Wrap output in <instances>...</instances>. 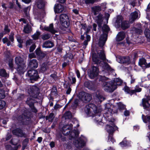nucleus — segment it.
<instances>
[{
  "label": "nucleus",
  "mask_w": 150,
  "mask_h": 150,
  "mask_svg": "<svg viewBox=\"0 0 150 150\" xmlns=\"http://www.w3.org/2000/svg\"><path fill=\"white\" fill-rule=\"evenodd\" d=\"M109 124L107 125L106 126V129L107 132L108 133L109 135L108 136V140L112 142V143L115 141L114 139L112 134L114 132V131L118 129L117 127L115 125L114 123L112 122H109Z\"/></svg>",
  "instance_id": "3"
},
{
  "label": "nucleus",
  "mask_w": 150,
  "mask_h": 150,
  "mask_svg": "<svg viewBox=\"0 0 150 150\" xmlns=\"http://www.w3.org/2000/svg\"><path fill=\"white\" fill-rule=\"evenodd\" d=\"M84 86L86 87L91 90L94 89V87L93 83L89 81H86L84 83Z\"/></svg>",
  "instance_id": "30"
},
{
  "label": "nucleus",
  "mask_w": 150,
  "mask_h": 150,
  "mask_svg": "<svg viewBox=\"0 0 150 150\" xmlns=\"http://www.w3.org/2000/svg\"><path fill=\"white\" fill-rule=\"evenodd\" d=\"M103 68L107 70L108 71H111L112 70L111 68L109 65L106 62H103Z\"/></svg>",
  "instance_id": "38"
},
{
  "label": "nucleus",
  "mask_w": 150,
  "mask_h": 150,
  "mask_svg": "<svg viewBox=\"0 0 150 150\" xmlns=\"http://www.w3.org/2000/svg\"><path fill=\"white\" fill-rule=\"evenodd\" d=\"M98 73H95L92 71H91L89 74V76L91 79H93L94 78L96 77L98 75Z\"/></svg>",
  "instance_id": "41"
},
{
  "label": "nucleus",
  "mask_w": 150,
  "mask_h": 150,
  "mask_svg": "<svg viewBox=\"0 0 150 150\" xmlns=\"http://www.w3.org/2000/svg\"><path fill=\"white\" fill-rule=\"evenodd\" d=\"M92 71L93 72L95 73H98V68L96 67H95L94 66L92 67Z\"/></svg>",
  "instance_id": "58"
},
{
  "label": "nucleus",
  "mask_w": 150,
  "mask_h": 150,
  "mask_svg": "<svg viewBox=\"0 0 150 150\" xmlns=\"http://www.w3.org/2000/svg\"><path fill=\"white\" fill-rule=\"evenodd\" d=\"M138 16V13L136 11L131 13L129 20L130 23H132L137 18Z\"/></svg>",
  "instance_id": "23"
},
{
  "label": "nucleus",
  "mask_w": 150,
  "mask_h": 150,
  "mask_svg": "<svg viewBox=\"0 0 150 150\" xmlns=\"http://www.w3.org/2000/svg\"><path fill=\"white\" fill-rule=\"evenodd\" d=\"M130 76L131 79L130 81L131 83L132 84L134 83L135 81L136 78L134 76H133L132 75H130Z\"/></svg>",
  "instance_id": "59"
},
{
  "label": "nucleus",
  "mask_w": 150,
  "mask_h": 150,
  "mask_svg": "<svg viewBox=\"0 0 150 150\" xmlns=\"http://www.w3.org/2000/svg\"><path fill=\"white\" fill-rule=\"evenodd\" d=\"M76 142L78 143V144H76L75 146L77 148H81L83 146V143H80L78 141H77Z\"/></svg>",
  "instance_id": "60"
},
{
  "label": "nucleus",
  "mask_w": 150,
  "mask_h": 150,
  "mask_svg": "<svg viewBox=\"0 0 150 150\" xmlns=\"http://www.w3.org/2000/svg\"><path fill=\"white\" fill-rule=\"evenodd\" d=\"M139 64L141 67L145 66L146 68L150 67V63L147 64L146 59L144 58H142L139 59Z\"/></svg>",
  "instance_id": "22"
},
{
  "label": "nucleus",
  "mask_w": 150,
  "mask_h": 150,
  "mask_svg": "<svg viewBox=\"0 0 150 150\" xmlns=\"http://www.w3.org/2000/svg\"><path fill=\"white\" fill-rule=\"evenodd\" d=\"M17 70L18 72L20 74H23L25 72V68L26 67L25 64L17 65Z\"/></svg>",
  "instance_id": "27"
},
{
  "label": "nucleus",
  "mask_w": 150,
  "mask_h": 150,
  "mask_svg": "<svg viewBox=\"0 0 150 150\" xmlns=\"http://www.w3.org/2000/svg\"><path fill=\"white\" fill-rule=\"evenodd\" d=\"M130 144V142L127 141L125 139H124L122 142L120 143V144L121 146L123 147L127 146H129Z\"/></svg>",
  "instance_id": "34"
},
{
  "label": "nucleus",
  "mask_w": 150,
  "mask_h": 150,
  "mask_svg": "<svg viewBox=\"0 0 150 150\" xmlns=\"http://www.w3.org/2000/svg\"><path fill=\"white\" fill-rule=\"evenodd\" d=\"M125 91L127 92L128 93L131 94V95L133 94L132 93L131 91L132 90H130L129 87L128 86H125Z\"/></svg>",
  "instance_id": "54"
},
{
  "label": "nucleus",
  "mask_w": 150,
  "mask_h": 150,
  "mask_svg": "<svg viewBox=\"0 0 150 150\" xmlns=\"http://www.w3.org/2000/svg\"><path fill=\"white\" fill-rule=\"evenodd\" d=\"M12 132L13 134L18 137H23L25 135V134L23 132L22 130L19 128L13 130Z\"/></svg>",
  "instance_id": "13"
},
{
  "label": "nucleus",
  "mask_w": 150,
  "mask_h": 150,
  "mask_svg": "<svg viewBox=\"0 0 150 150\" xmlns=\"http://www.w3.org/2000/svg\"><path fill=\"white\" fill-rule=\"evenodd\" d=\"M134 31L135 33L139 34H141L142 32L141 29L137 28H135Z\"/></svg>",
  "instance_id": "55"
},
{
  "label": "nucleus",
  "mask_w": 150,
  "mask_h": 150,
  "mask_svg": "<svg viewBox=\"0 0 150 150\" xmlns=\"http://www.w3.org/2000/svg\"><path fill=\"white\" fill-rule=\"evenodd\" d=\"M91 28V27L89 26L87 27L86 28V29L85 31V32L84 33V34L86 35V40L84 41L83 44L86 46L88 45V42L90 40V35H88L87 34L90 30Z\"/></svg>",
  "instance_id": "14"
},
{
  "label": "nucleus",
  "mask_w": 150,
  "mask_h": 150,
  "mask_svg": "<svg viewBox=\"0 0 150 150\" xmlns=\"http://www.w3.org/2000/svg\"><path fill=\"white\" fill-rule=\"evenodd\" d=\"M28 91L31 96L36 98L40 93V89L37 86H33L30 87Z\"/></svg>",
  "instance_id": "6"
},
{
  "label": "nucleus",
  "mask_w": 150,
  "mask_h": 150,
  "mask_svg": "<svg viewBox=\"0 0 150 150\" xmlns=\"http://www.w3.org/2000/svg\"><path fill=\"white\" fill-rule=\"evenodd\" d=\"M6 103L4 100H0V110L3 109L6 106Z\"/></svg>",
  "instance_id": "49"
},
{
  "label": "nucleus",
  "mask_w": 150,
  "mask_h": 150,
  "mask_svg": "<svg viewBox=\"0 0 150 150\" xmlns=\"http://www.w3.org/2000/svg\"><path fill=\"white\" fill-rule=\"evenodd\" d=\"M142 88L139 87L137 85L134 87V89L132 90L131 92L132 94H134L137 92H139L142 91Z\"/></svg>",
  "instance_id": "37"
},
{
  "label": "nucleus",
  "mask_w": 150,
  "mask_h": 150,
  "mask_svg": "<svg viewBox=\"0 0 150 150\" xmlns=\"http://www.w3.org/2000/svg\"><path fill=\"white\" fill-rule=\"evenodd\" d=\"M78 100L77 99H76L75 100L73 104V107L74 108H76L78 105Z\"/></svg>",
  "instance_id": "63"
},
{
  "label": "nucleus",
  "mask_w": 150,
  "mask_h": 150,
  "mask_svg": "<svg viewBox=\"0 0 150 150\" xmlns=\"http://www.w3.org/2000/svg\"><path fill=\"white\" fill-rule=\"evenodd\" d=\"M117 20L116 23L119 26H120L122 24V23L123 21V18L121 16H117Z\"/></svg>",
  "instance_id": "33"
},
{
  "label": "nucleus",
  "mask_w": 150,
  "mask_h": 150,
  "mask_svg": "<svg viewBox=\"0 0 150 150\" xmlns=\"http://www.w3.org/2000/svg\"><path fill=\"white\" fill-rule=\"evenodd\" d=\"M125 106L121 103H120L118 104V109L120 111L122 110L125 109Z\"/></svg>",
  "instance_id": "50"
},
{
  "label": "nucleus",
  "mask_w": 150,
  "mask_h": 150,
  "mask_svg": "<svg viewBox=\"0 0 150 150\" xmlns=\"http://www.w3.org/2000/svg\"><path fill=\"white\" fill-rule=\"evenodd\" d=\"M145 35L146 37L149 39H150V29L149 28V30H146L144 32Z\"/></svg>",
  "instance_id": "47"
},
{
  "label": "nucleus",
  "mask_w": 150,
  "mask_h": 150,
  "mask_svg": "<svg viewBox=\"0 0 150 150\" xmlns=\"http://www.w3.org/2000/svg\"><path fill=\"white\" fill-rule=\"evenodd\" d=\"M25 115H21L19 116L18 118L19 121H21V122H23L24 120V118Z\"/></svg>",
  "instance_id": "52"
},
{
  "label": "nucleus",
  "mask_w": 150,
  "mask_h": 150,
  "mask_svg": "<svg viewBox=\"0 0 150 150\" xmlns=\"http://www.w3.org/2000/svg\"><path fill=\"white\" fill-rule=\"evenodd\" d=\"M103 34L100 35L99 39L98 44L100 47H103L105 45L107 39V33L110 30L109 27L106 25H104L102 28Z\"/></svg>",
  "instance_id": "2"
},
{
  "label": "nucleus",
  "mask_w": 150,
  "mask_h": 150,
  "mask_svg": "<svg viewBox=\"0 0 150 150\" xmlns=\"http://www.w3.org/2000/svg\"><path fill=\"white\" fill-rule=\"evenodd\" d=\"M73 133H74V136H72L73 137H77L79 134L78 131L75 130H73L71 132V135Z\"/></svg>",
  "instance_id": "51"
},
{
  "label": "nucleus",
  "mask_w": 150,
  "mask_h": 150,
  "mask_svg": "<svg viewBox=\"0 0 150 150\" xmlns=\"http://www.w3.org/2000/svg\"><path fill=\"white\" fill-rule=\"evenodd\" d=\"M13 59H10L8 62L9 67L12 70H13L14 69L13 64Z\"/></svg>",
  "instance_id": "43"
},
{
  "label": "nucleus",
  "mask_w": 150,
  "mask_h": 150,
  "mask_svg": "<svg viewBox=\"0 0 150 150\" xmlns=\"http://www.w3.org/2000/svg\"><path fill=\"white\" fill-rule=\"evenodd\" d=\"M36 47V46L35 44H32V45L30 48V51L32 52L33 51Z\"/></svg>",
  "instance_id": "61"
},
{
  "label": "nucleus",
  "mask_w": 150,
  "mask_h": 150,
  "mask_svg": "<svg viewBox=\"0 0 150 150\" xmlns=\"http://www.w3.org/2000/svg\"><path fill=\"white\" fill-rule=\"evenodd\" d=\"M5 97V91L0 89V99H4Z\"/></svg>",
  "instance_id": "45"
},
{
  "label": "nucleus",
  "mask_w": 150,
  "mask_h": 150,
  "mask_svg": "<svg viewBox=\"0 0 150 150\" xmlns=\"http://www.w3.org/2000/svg\"><path fill=\"white\" fill-rule=\"evenodd\" d=\"M97 52L99 58L96 55V53L93 54L92 55V60L95 64H100L102 62L99 59V58L104 62L106 60V56L103 50H100V52L98 51Z\"/></svg>",
  "instance_id": "1"
},
{
  "label": "nucleus",
  "mask_w": 150,
  "mask_h": 150,
  "mask_svg": "<svg viewBox=\"0 0 150 150\" xmlns=\"http://www.w3.org/2000/svg\"><path fill=\"white\" fill-rule=\"evenodd\" d=\"M95 120L98 122H100L102 121V116L100 115H96L95 116Z\"/></svg>",
  "instance_id": "48"
},
{
  "label": "nucleus",
  "mask_w": 150,
  "mask_h": 150,
  "mask_svg": "<svg viewBox=\"0 0 150 150\" xmlns=\"http://www.w3.org/2000/svg\"><path fill=\"white\" fill-rule=\"evenodd\" d=\"M27 143L25 142H23L22 144V150H24L26 147L27 146Z\"/></svg>",
  "instance_id": "64"
},
{
  "label": "nucleus",
  "mask_w": 150,
  "mask_h": 150,
  "mask_svg": "<svg viewBox=\"0 0 150 150\" xmlns=\"http://www.w3.org/2000/svg\"><path fill=\"white\" fill-rule=\"evenodd\" d=\"M119 59V62L121 63L129 64L130 63L129 57L128 56L120 57Z\"/></svg>",
  "instance_id": "17"
},
{
  "label": "nucleus",
  "mask_w": 150,
  "mask_h": 150,
  "mask_svg": "<svg viewBox=\"0 0 150 150\" xmlns=\"http://www.w3.org/2000/svg\"><path fill=\"white\" fill-rule=\"evenodd\" d=\"M54 9L55 12L58 13L62 12L64 9V8L62 5L59 4H56L54 6Z\"/></svg>",
  "instance_id": "16"
},
{
  "label": "nucleus",
  "mask_w": 150,
  "mask_h": 150,
  "mask_svg": "<svg viewBox=\"0 0 150 150\" xmlns=\"http://www.w3.org/2000/svg\"><path fill=\"white\" fill-rule=\"evenodd\" d=\"M26 103L30 107L32 108L34 106V101L33 99L31 97H28L27 98V100L26 101ZM34 112H37V110L34 107Z\"/></svg>",
  "instance_id": "18"
},
{
  "label": "nucleus",
  "mask_w": 150,
  "mask_h": 150,
  "mask_svg": "<svg viewBox=\"0 0 150 150\" xmlns=\"http://www.w3.org/2000/svg\"><path fill=\"white\" fill-rule=\"evenodd\" d=\"M0 76L5 77H9V75L6 72V71L3 69H0Z\"/></svg>",
  "instance_id": "35"
},
{
  "label": "nucleus",
  "mask_w": 150,
  "mask_h": 150,
  "mask_svg": "<svg viewBox=\"0 0 150 150\" xmlns=\"http://www.w3.org/2000/svg\"><path fill=\"white\" fill-rule=\"evenodd\" d=\"M94 19L98 24V26L100 27L101 26L103 21V15L101 13H99L98 15L95 17Z\"/></svg>",
  "instance_id": "11"
},
{
  "label": "nucleus",
  "mask_w": 150,
  "mask_h": 150,
  "mask_svg": "<svg viewBox=\"0 0 150 150\" xmlns=\"http://www.w3.org/2000/svg\"><path fill=\"white\" fill-rule=\"evenodd\" d=\"M38 74V71L36 70H30L28 71V74L29 76L30 77L31 79L34 80H37L39 78Z\"/></svg>",
  "instance_id": "9"
},
{
  "label": "nucleus",
  "mask_w": 150,
  "mask_h": 150,
  "mask_svg": "<svg viewBox=\"0 0 150 150\" xmlns=\"http://www.w3.org/2000/svg\"><path fill=\"white\" fill-rule=\"evenodd\" d=\"M15 62L17 65L25 64V62L23 58L20 57H17L15 58Z\"/></svg>",
  "instance_id": "24"
},
{
  "label": "nucleus",
  "mask_w": 150,
  "mask_h": 150,
  "mask_svg": "<svg viewBox=\"0 0 150 150\" xmlns=\"http://www.w3.org/2000/svg\"><path fill=\"white\" fill-rule=\"evenodd\" d=\"M47 69V65L45 63L42 64L41 67L40 71L41 72H45Z\"/></svg>",
  "instance_id": "42"
},
{
  "label": "nucleus",
  "mask_w": 150,
  "mask_h": 150,
  "mask_svg": "<svg viewBox=\"0 0 150 150\" xmlns=\"http://www.w3.org/2000/svg\"><path fill=\"white\" fill-rule=\"evenodd\" d=\"M36 3L38 8L40 9L43 8L45 4L44 0H36Z\"/></svg>",
  "instance_id": "25"
},
{
  "label": "nucleus",
  "mask_w": 150,
  "mask_h": 150,
  "mask_svg": "<svg viewBox=\"0 0 150 150\" xmlns=\"http://www.w3.org/2000/svg\"><path fill=\"white\" fill-rule=\"evenodd\" d=\"M44 29L45 30L48 31L52 34H54L57 32L54 29L53 23L50 24L49 26L45 27Z\"/></svg>",
  "instance_id": "21"
},
{
  "label": "nucleus",
  "mask_w": 150,
  "mask_h": 150,
  "mask_svg": "<svg viewBox=\"0 0 150 150\" xmlns=\"http://www.w3.org/2000/svg\"><path fill=\"white\" fill-rule=\"evenodd\" d=\"M35 52L36 55L41 59L44 58L47 55V53L42 52L40 50L37 49Z\"/></svg>",
  "instance_id": "20"
},
{
  "label": "nucleus",
  "mask_w": 150,
  "mask_h": 150,
  "mask_svg": "<svg viewBox=\"0 0 150 150\" xmlns=\"http://www.w3.org/2000/svg\"><path fill=\"white\" fill-rule=\"evenodd\" d=\"M54 46V44L52 42L48 40L43 43L42 47H43L48 48H51Z\"/></svg>",
  "instance_id": "28"
},
{
  "label": "nucleus",
  "mask_w": 150,
  "mask_h": 150,
  "mask_svg": "<svg viewBox=\"0 0 150 150\" xmlns=\"http://www.w3.org/2000/svg\"><path fill=\"white\" fill-rule=\"evenodd\" d=\"M125 37V33L124 32H120L116 36V40L117 41H120L123 40Z\"/></svg>",
  "instance_id": "26"
},
{
  "label": "nucleus",
  "mask_w": 150,
  "mask_h": 150,
  "mask_svg": "<svg viewBox=\"0 0 150 150\" xmlns=\"http://www.w3.org/2000/svg\"><path fill=\"white\" fill-rule=\"evenodd\" d=\"M130 22L128 21H124L122 23L121 28L123 30H125L128 28L130 26Z\"/></svg>",
  "instance_id": "31"
},
{
  "label": "nucleus",
  "mask_w": 150,
  "mask_h": 150,
  "mask_svg": "<svg viewBox=\"0 0 150 150\" xmlns=\"http://www.w3.org/2000/svg\"><path fill=\"white\" fill-rule=\"evenodd\" d=\"M96 109L97 107L95 105L93 104H90L86 106L85 111L87 114H89L93 112H95Z\"/></svg>",
  "instance_id": "7"
},
{
  "label": "nucleus",
  "mask_w": 150,
  "mask_h": 150,
  "mask_svg": "<svg viewBox=\"0 0 150 150\" xmlns=\"http://www.w3.org/2000/svg\"><path fill=\"white\" fill-rule=\"evenodd\" d=\"M142 118L144 122L145 123H150V116H145L144 115H142Z\"/></svg>",
  "instance_id": "40"
},
{
  "label": "nucleus",
  "mask_w": 150,
  "mask_h": 150,
  "mask_svg": "<svg viewBox=\"0 0 150 150\" xmlns=\"http://www.w3.org/2000/svg\"><path fill=\"white\" fill-rule=\"evenodd\" d=\"M9 39L13 42L14 41V34L13 32H11L9 36Z\"/></svg>",
  "instance_id": "53"
},
{
  "label": "nucleus",
  "mask_w": 150,
  "mask_h": 150,
  "mask_svg": "<svg viewBox=\"0 0 150 150\" xmlns=\"http://www.w3.org/2000/svg\"><path fill=\"white\" fill-rule=\"evenodd\" d=\"M54 117V113H51L49 115L46 116V119L48 120L49 122H52L53 120Z\"/></svg>",
  "instance_id": "36"
},
{
  "label": "nucleus",
  "mask_w": 150,
  "mask_h": 150,
  "mask_svg": "<svg viewBox=\"0 0 150 150\" xmlns=\"http://www.w3.org/2000/svg\"><path fill=\"white\" fill-rule=\"evenodd\" d=\"M32 29L30 26L27 24L26 25H24L23 29V32L25 33H29L31 31Z\"/></svg>",
  "instance_id": "32"
},
{
  "label": "nucleus",
  "mask_w": 150,
  "mask_h": 150,
  "mask_svg": "<svg viewBox=\"0 0 150 150\" xmlns=\"http://www.w3.org/2000/svg\"><path fill=\"white\" fill-rule=\"evenodd\" d=\"M112 81L106 82L103 84V88L105 91L112 92L116 89V87Z\"/></svg>",
  "instance_id": "4"
},
{
  "label": "nucleus",
  "mask_w": 150,
  "mask_h": 150,
  "mask_svg": "<svg viewBox=\"0 0 150 150\" xmlns=\"http://www.w3.org/2000/svg\"><path fill=\"white\" fill-rule=\"evenodd\" d=\"M113 106L111 105L110 106V108H108V112H110L111 113H115V112L113 111V109H112V107Z\"/></svg>",
  "instance_id": "62"
},
{
  "label": "nucleus",
  "mask_w": 150,
  "mask_h": 150,
  "mask_svg": "<svg viewBox=\"0 0 150 150\" xmlns=\"http://www.w3.org/2000/svg\"><path fill=\"white\" fill-rule=\"evenodd\" d=\"M91 9L92 12L95 16L99 14V13L102 10L101 6H94L91 8Z\"/></svg>",
  "instance_id": "19"
},
{
  "label": "nucleus",
  "mask_w": 150,
  "mask_h": 150,
  "mask_svg": "<svg viewBox=\"0 0 150 150\" xmlns=\"http://www.w3.org/2000/svg\"><path fill=\"white\" fill-rule=\"evenodd\" d=\"M112 82H113V84H114V85L116 87V89L117 88V86L120 85L122 84V80L119 78H117L114 79Z\"/></svg>",
  "instance_id": "29"
},
{
  "label": "nucleus",
  "mask_w": 150,
  "mask_h": 150,
  "mask_svg": "<svg viewBox=\"0 0 150 150\" xmlns=\"http://www.w3.org/2000/svg\"><path fill=\"white\" fill-rule=\"evenodd\" d=\"M96 1V0H85V3L86 4H93Z\"/></svg>",
  "instance_id": "57"
},
{
  "label": "nucleus",
  "mask_w": 150,
  "mask_h": 150,
  "mask_svg": "<svg viewBox=\"0 0 150 150\" xmlns=\"http://www.w3.org/2000/svg\"><path fill=\"white\" fill-rule=\"evenodd\" d=\"M81 94L82 96V99L85 101V102H89L91 100V96L90 94L84 92H81Z\"/></svg>",
  "instance_id": "15"
},
{
  "label": "nucleus",
  "mask_w": 150,
  "mask_h": 150,
  "mask_svg": "<svg viewBox=\"0 0 150 150\" xmlns=\"http://www.w3.org/2000/svg\"><path fill=\"white\" fill-rule=\"evenodd\" d=\"M60 23L64 27L68 28L69 25L68 16L65 14H62L59 16Z\"/></svg>",
  "instance_id": "5"
},
{
  "label": "nucleus",
  "mask_w": 150,
  "mask_h": 150,
  "mask_svg": "<svg viewBox=\"0 0 150 150\" xmlns=\"http://www.w3.org/2000/svg\"><path fill=\"white\" fill-rule=\"evenodd\" d=\"M146 98L142 99V106L144 109L149 108L150 106V96H146Z\"/></svg>",
  "instance_id": "10"
},
{
  "label": "nucleus",
  "mask_w": 150,
  "mask_h": 150,
  "mask_svg": "<svg viewBox=\"0 0 150 150\" xmlns=\"http://www.w3.org/2000/svg\"><path fill=\"white\" fill-rule=\"evenodd\" d=\"M38 62L36 59H33L29 61L28 67L31 69H36L38 66Z\"/></svg>",
  "instance_id": "12"
},
{
  "label": "nucleus",
  "mask_w": 150,
  "mask_h": 150,
  "mask_svg": "<svg viewBox=\"0 0 150 150\" xmlns=\"http://www.w3.org/2000/svg\"><path fill=\"white\" fill-rule=\"evenodd\" d=\"M51 35L49 34H45L43 35L42 36V39L45 40L49 39L50 38Z\"/></svg>",
  "instance_id": "46"
},
{
  "label": "nucleus",
  "mask_w": 150,
  "mask_h": 150,
  "mask_svg": "<svg viewBox=\"0 0 150 150\" xmlns=\"http://www.w3.org/2000/svg\"><path fill=\"white\" fill-rule=\"evenodd\" d=\"M96 97L99 100V101L100 102L103 100L105 99L104 97L100 94L97 95Z\"/></svg>",
  "instance_id": "56"
},
{
  "label": "nucleus",
  "mask_w": 150,
  "mask_h": 150,
  "mask_svg": "<svg viewBox=\"0 0 150 150\" xmlns=\"http://www.w3.org/2000/svg\"><path fill=\"white\" fill-rule=\"evenodd\" d=\"M64 116L65 119H70L72 117L71 113L69 111H67L64 113Z\"/></svg>",
  "instance_id": "39"
},
{
  "label": "nucleus",
  "mask_w": 150,
  "mask_h": 150,
  "mask_svg": "<svg viewBox=\"0 0 150 150\" xmlns=\"http://www.w3.org/2000/svg\"><path fill=\"white\" fill-rule=\"evenodd\" d=\"M40 35V33L38 31H37L36 33H35L32 36V38L33 39L36 40L38 39L39 36Z\"/></svg>",
  "instance_id": "44"
},
{
  "label": "nucleus",
  "mask_w": 150,
  "mask_h": 150,
  "mask_svg": "<svg viewBox=\"0 0 150 150\" xmlns=\"http://www.w3.org/2000/svg\"><path fill=\"white\" fill-rule=\"evenodd\" d=\"M72 128L73 125L71 124L65 125L62 128V132L64 135H69Z\"/></svg>",
  "instance_id": "8"
}]
</instances>
